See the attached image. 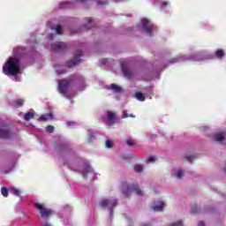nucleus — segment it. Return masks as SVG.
Returning a JSON list of instances; mask_svg holds the SVG:
<instances>
[{"instance_id": "f257e3e1", "label": "nucleus", "mask_w": 226, "mask_h": 226, "mask_svg": "<svg viewBox=\"0 0 226 226\" xmlns=\"http://www.w3.org/2000/svg\"><path fill=\"white\" fill-rule=\"evenodd\" d=\"M3 71L5 75H12L13 77L19 75V72H20V59L17 57H10L3 67Z\"/></svg>"}, {"instance_id": "f03ea898", "label": "nucleus", "mask_w": 226, "mask_h": 226, "mask_svg": "<svg viewBox=\"0 0 226 226\" xmlns=\"http://www.w3.org/2000/svg\"><path fill=\"white\" fill-rule=\"evenodd\" d=\"M132 192H136V195H142V191L140 190V187H139V185H129L127 182H122L123 195L129 197V195H132Z\"/></svg>"}, {"instance_id": "7ed1b4c3", "label": "nucleus", "mask_w": 226, "mask_h": 226, "mask_svg": "<svg viewBox=\"0 0 226 226\" xmlns=\"http://www.w3.org/2000/svg\"><path fill=\"white\" fill-rule=\"evenodd\" d=\"M99 206L105 209L107 207L110 211V217L114 216V208L117 206V200H110L104 199L100 201Z\"/></svg>"}, {"instance_id": "20e7f679", "label": "nucleus", "mask_w": 226, "mask_h": 226, "mask_svg": "<svg viewBox=\"0 0 226 226\" xmlns=\"http://www.w3.org/2000/svg\"><path fill=\"white\" fill-rule=\"evenodd\" d=\"M34 207L39 211L41 218H49L52 215V209L48 208L41 203H34Z\"/></svg>"}, {"instance_id": "39448f33", "label": "nucleus", "mask_w": 226, "mask_h": 226, "mask_svg": "<svg viewBox=\"0 0 226 226\" xmlns=\"http://www.w3.org/2000/svg\"><path fill=\"white\" fill-rule=\"evenodd\" d=\"M82 50L78 49L74 53V58L67 62V67L68 68H73V66H77V64H79L82 63V59H80V56H82Z\"/></svg>"}, {"instance_id": "423d86ee", "label": "nucleus", "mask_w": 226, "mask_h": 226, "mask_svg": "<svg viewBox=\"0 0 226 226\" xmlns=\"http://www.w3.org/2000/svg\"><path fill=\"white\" fill-rule=\"evenodd\" d=\"M73 82L72 79L66 80L62 79L58 81V91L61 93V94H66L68 93V89L70 87V84Z\"/></svg>"}, {"instance_id": "0eeeda50", "label": "nucleus", "mask_w": 226, "mask_h": 226, "mask_svg": "<svg viewBox=\"0 0 226 226\" xmlns=\"http://www.w3.org/2000/svg\"><path fill=\"white\" fill-rule=\"evenodd\" d=\"M141 24L144 31H146L149 36H153V29H154V25L149 24V20L147 19H143L141 20Z\"/></svg>"}, {"instance_id": "6e6552de", "label": "nucleus", "mask_w": 226, "mask_h": 226, "mask_svg": "<svg viewBox=\"0 0 226 226\" xmlns=\"http://www.w3.org/2000/svg\"><path fill=\"white\" fill-rule=\"evenodd\" d=\"M68 46L64 42H55L51 44V49L54 52H64Z\"/></svg>"}, {"instance_id": "1a4fd4ad", "label": "nucleus", "mask_w": 226, "mask_h": 226, "mask_svg": "<svg viewBox=\"0 0 226 226\" xmlns=\"http://www.w3.org/2000/svg\"><path fill=\"white\" fill-rule=\"evenodd\" d=\"M122 72L124 75V77H126L127 79H132V77H133V75H135V72L129 71L124 64H122Z\"/></svg>"}, {"instance_id": "9d476101", "label": "nucleus", "mask_w": 226, "mask_h": 226, "mask_svg": "<svg viewBox=\"0 0 226 226\" xmlns=\"http://www.w3.org/2000/svg\"><path fill=\"white\" fill-rule=\"evenodd\" d=\"M106 121H111V126L116 124V114L112 111H108V118Z\"/></svg>"}, {"instance_id": "9b49d317", "label": "nucleus", "mask_w": 226, "mask_h": 226, "mask_svg": "<svg viewBox=\"0 0 226 226\" xmlns=\"http://www.w3.org/2000/svg\"><path fill=\"white\" fill-rule=\"evenodd\" d=\"M11 133L8 129L0 128V139H8Z\"/></svg>"}, {"instance_id": "f8f14e48", "label": "nucleus", "mask_w": 226, "mask_h": 226, "mask_svg": "<svg viewBox=\"0 0 226 226\" xmlns=\"http://www.w3.org/2000/svg\"><path fill=\"white\" fill-rule=\"evenodd\" d=\"M108 89H110L111 91H114V93H121L123 91V88L117 84L112 83Z\"/></svg>"}, {"instance_id": "ddd939ff", "label": "nucleus", "mask_w": 226, "mask_h": 226, "mask_svg": "<svg viewBox=\"0 0 226 226\" xmlns=\"http://www.w3.org/2000/svg\"><path fill=\"white\" fill-rule=\"evenodd\" d=\"M11 105L12 107H22V105H24V99H16L14 101L11 102Z\"/></svg>"}, {"instance_id": "4468645a", "label": "nucleus", "mask_w": 226, "mask_h": 226, "mask_svg": "<svg viewBox=\"0 0 226 226\" xmlns=\"http://www.w3.org/2000/svg\"><path fill=\"white\" fill-rule=\"evenodd\" d=\"M165 207V203L163 201L159 202V204L153 207V210L156 212L163 211V207Z\"/></svg>"}, {"instance_id": "2eb2a0df", "label": "nucleus", "mask_w": 226, "mask_h": 226, "mask_svg": "<svg viewBox=\"0 0 226 226\" xmlns=\"http://www.w3.org/2000/svg\"><path fill=\"white\" fill-rule=\"evenodd\" d=\"M215 56L218 59H223V57H225V50H223V49H217L215 51Z\"/></svg>"}, {"instance_id": "dca6fc26", "label": "nucleus", "mask_w": 226, "mask_h": 226, "mask_svg": "<svg viewBox=\"0 0 226 226\" xmlns=\"http://www.w3.org/2000/svg\"><path fill=\"white\" fill-rule=\"evenodd\" d=\"M135 98L139 100V102H146V96H144L143 93L137 92L135 94Z\"/></svg>"}, {"instance_id": "f3484780", "label": "nucleus", "mask_w": 226, "mask_h": 226, "mask_svg": "<svg viewBox=\"0 0 226 226\" xmlns=\"http://www.w3.org/2000/svg\"><path fill=\"white\" fill-rule=\"evenodd\" d=\"M24 119L25 121H31V119H34V112L29 111L26 113Z\"/></svg>"}, {"instance_id": "a211bd4d", "label": "nucleus", "mask_w": 226, "mask_h": 226, "mask_svg": "<svg viewBox=\"0 0 226 226\" xmlns=\"http://www.w3.org/2000/svg\"><path fill=\"white\" fill-rule=\"evenodd\" d=\"M54 115L52 113H49L48 115H41L40 117V121H49V117H53Z\"/></svg>"}, {"instance_id": "6ab92c4d", "label": "nucleus", "mask_w": 226, "mask_h": 226, "mask_svg": "<svg viewBox=\"0 0 226 226\" xmlns=\"http://www.w3.org/2000/svg\"><path fill=\"white\" fill-rule=\"evenodd\" d=\"M91 172H93V168L91 167L86 168L83 170V177H86L87 176H88V174H91Z\"/></svg>"}, {"instance_id": "aec40b11", "label": "nucleus", "mask_w": 226, "mask_h": 226, "mask_svg": "<svg viewBox=\"0 0 226 226\" xmlns=\"http://www.w3.org/2000/svg\"><path fill=\"white\" fill-rule=\"evenodd\" d=\"M158 158L154 155H152L147 159V163H154Z\"/></svg>"}, {"instance_id": "412c9836", "label": "nucleus", "mask_w": 226, "mask_h": 226, "mask_svg": "<svg viewBox=\"0 0 226 226\" xmlns=\"http://www.w3.org/2000/svg\"><path fill=\"white\" fill-rule=\"evenodd\" d=\"M224 139L223 134H216L215 135V140L216 142H222Z\"/></svg>"}, {"instance_id": "4be33fe9", "label": "nucleus", "mask_w": 226, "mask_h": 226, "mask_svg": "<svg viewBox=\"0 0 226 226\" xmlns=\"http://www.w3.org/2000/svg\"><path fill=\"white\" fill-rule=\"evenodd\" d=\"M134 170L135 172H142L144 170V167H142L140 164H138L134 166Z\"/></svg>"}, {"instance_id": "5701e85b", "label": "nucleus", "mask_w": 226, "mask_h": 226, "mask_svg": "<svg viewBox=\"0 0 226 226\" xmlns=\"http://www.w3.org/2000/svg\"><path fill=\"white\" fill-rule=\"evenodd\" d=\"M1 193L3 197H8V189L6 187H2Z\"/></svg>"}, {"instance_id": "b1692460", "label": "nucleus", "mask_w": 226, "mask_h": 226, "mask_svg": "<svg viewBox=\"0 0 226 226\" xmlns=\"http://www.w3.org/2000/svg\"><path fill=\"white\" fill-rule=\"evenodd\" d=\"M195 154L193 155H185V160H187L188 162H190L192 163V162H193V160H195Z\"/></svg>"}, {"instance_id": "393cba45", "label": "nucleus", "mask_w": 226, "mask_h": 226, "mask_svg": "<svg viewBox=\"0 0 226 226\" xmlns=\"http://www.w3.org/2000/svg\"><path fill=\"white\" fill-rule=\"evenodd\" d=\"M191 213H192V215H197V214L200 213V210H199V208H197L195 207H192Z\"/></svg>"}, {"instance_id": "a878e982", "label": "nucleus", "mask_w": 226, "mask_h": 226, "mask_svg": "<svg viewBox=\"0 0 226 226\" xmlns=\"http://www.w3.org/2000/svg\"><path fill=\"white\" fill-rule=\"evenodd\" d=\"M46 132L48 133H54V126L52 125H48L47 128H46Z\"/></svg>"}, {"instance_id": "bb28decb", "label": "nucleus", "mask_w": 226, "mask_h": 226, "mask_svg": "<svg viewBox=\"0 0 226 226\" xmlns=\"http://www.w3.org/2000/svg\"><path fill=\"white\" fill-rule=\"evenodd\" d=\"M62 29H63V28L61 27L60 25H57V26H56V32L58 34H63V32H61Z\"/></svg>"}, {"instance_id": "cd10ccee", "label": "nucleus", "mask_w": 226, "mask_h": 226, "mask_svg": "<svg viewBox=\"0 0 226 226\" xmlns=\"http://www.w3.org/2000/svg\"><path fill=\"white\" fill-rule=\"evenodd\" d=\"M12 193L13 195H16L17 197H20V192L19 191V189H12Z\"/></svg>"}, {"instance_id": "c85d7f7f", "label": "nucleus", "mask_w": 226, "mask_h": 226, "mask_svg": "<svg viewBox=\"0 0 226 226\" xmlns=\"http://www.w3.org/2000/svg\"><path fill=\"white\" fill-rule=\"evenodd\" d=\"M123 118H126V117H135V116H133V114H131L130 116L128 115V112L124 111V115L122 117Z\"/></svg>"}, {"instance_id": "c756f323", "label": "nucleus", "mask_w": 226, "mask_h": 226, "mask_svg": "<svg viewBox=\"0 0 226 226\" xmlns=\"http://www.w3.org/2000/svg\"><path fill=\"white\" fill-rule=\"evenodd\" d=\"M106 147L108 148L112 147V141H110V139L106 140Z\"/></svg>"}, {"instance_id": "7c9ffc66", "label": "nucleus", "mask_w": 226, "mask_h": 226, "mask_svg": "<svg viewBox=\"0 0 226 226\" xmlns=\"http://www.w3.org/2000/svg\"><path fill=\"white\" fill-rule=\"evenodd\" d=\"M126 144L129 145L130 147H133V143L131 139H127Z\"/></svg>"}, {"instance_id": "2f4dec72", "label": "nucleus", "mask_w": 226, "mask_h": 226, "mask_svg": "<svg viewBox=\"0 0 226 226\" xmlns=\"http://www.w3.org/2000/svg\"><path fill=\"white\" fill-rule=\"evenodd\" d=\"M177 177H178V178L183 177V171L182 170L177 171Z\"/></svg>"}, {"instance_id": "473e14b6", "label": "nucleus", "mask_w": 226, "mask_h": 226, "mask_svg": "<svg viewBox=\"0 0 226 226\" xmlns=\"http://www.w3.org/2000/svg\"><path fill=\"white\" fill-rule=\"evenodd\" d=\"M67 4H70V3H69V2H63V3L60 4V6H61V8H64V6H66Z\"/></svg>"}, {"instance_id": "72a5a7b5", "label": "nucleus", "mask_w": 226, "mask_h": 226, "mask_svg": "<svg viewBox=\"0 0 226 226\" xmlns=\"http://www.w3.org/2000/svg\"><path fill=\"white\" fill-rule=\"evenodd\" d=\"M97 4H99V5L107 4V2L102 1V0H99V1L97 2Z\"/></svg>"}, {"instance_id": "f704fd0d", "label": "nucleus", "mask_w": 226, "mask_h": 226, "mask_svg": "<svg viewBox=\"0 0 226 226\" xmlns=\"http://www.w3.org/2000/svg\"><path fill=\"white\" fill-rule=\"evenodd\" d=\"M206 224L204 223V222L200 221L198 222V226H205Z\"/></svg>"}, {"instance_id": "c9c22d12", "label": "nucleus", "mask_w": 226, "mask_h": 226, "mask_svg": "<svg viewBox=\"0 0 226 226\" xmlns=\"http://www.w3.org/2000/svg\"><path fill=\"white\" fill-rule=\"evenodd\" d=\"M79 2H80L82 4H86V3H87V0H79Z\"/></svg>"}, {"instance_id": "e433bc0d", "label": "nucleus", "mask_w": 226, "mask_h": 226, "mask_svg": "<svg viewBox=\"0 0 226 226\" xmlns=\"http://www.w3.org/2000/svg\"><path fill=\"white\" fill-rule=\"evenodd\" d=\"M87 20L88 24H91V22H93V19H91V18H87Z\"/></svg>"}, {"instance_id": "4c0bfd02", "label": "nucleus", "mask_w": 226, "mask_h": 226, "mask_svg": "<svg viewBox=\"0 0 226 226\" xmlns=\"http://www.w3.org/2000/svg\"><path fill=\"white\" fill-rule=\"evenodd\" d=\"M168 4H169V3H167V2H162V6H163V7L167 6Z\"/></svg>"}, {"instance_id": "58836bf2", "label": "nucleus", "mask_w": 226, "mask_h": 226, "mask_svg": "<svg viewBox=\"0 0 226 226\" xmlns=\"http://www.w3.org/2000/svg\"><path fill=\"white\" fill-rule=\"evenodd\" d=\"M42 226H52V224H50V223H49V222H44V223L42 224Z\"/></svg>"}, {"instance_id": "ea45409f", "label": "nucleus", "mask_w": 226, "mask_h": 226, "mask_svg": "<svg viewBox=\"0 0 226 226\" xmlns=\"http://www.w3.org/2000/svg\"><path fill=\"white\" fill-rule=\"evenodd\" d=\"M143 226H151V224H149V223H145V224H143Z\"/></svg>"}, {"instance_id": "a19ab883", "label": "nucleus", "mask_w": 226, "mask_h": 226, "mask_svg": "<svg viewBox=\"0 0 226 226\" xmlns=\"http://www.w3.org/2000/svg\"><path fill=\"white\" fill-rule=\"evenodd\" d=\"M204 132H207V129H205Z\"/></svg>"}, {"instance_id": "79ce46f5", "label": "nucleus", "mask_w": 226, "mask_h": 226, "mask_svg": "<svg viewBox=\"0 0 226 226\" xmlns=\"http://www.w3.org/2000/svg\"><path fill=\"white\" fill-rule=\"evenodd\" d=\"M58 151H61V148H58Z\"/></svg>"}]
</instances>
